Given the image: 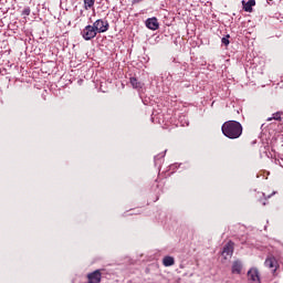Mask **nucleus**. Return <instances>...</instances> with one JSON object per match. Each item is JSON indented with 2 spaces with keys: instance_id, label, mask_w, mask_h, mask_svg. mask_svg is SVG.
Returning a JSON list of instances; mask_svg holds the SVG:
<instances>
[{
  "instance_id": "f257e3e1",
  "label": "nucleus",
  "mask_w": 283,
  "mask_h": 283,
  "mask_svg": "<svg viewBox=\"0 0 283 283\" xmlns=\"http://www.w3.org/2000/svg\"><path fill=\"white\" fill-rule=\"evenodd\" d=\"M221 132L223 136L232 140L240 138L242 136V124L235 120H228L222 125Z\"/></svg>"
},
{
  "instance_id": "f03ea898",
  "label": "nucleus",
  "mask_w": 283,
  "mask_h": 283,
  "mask_svg": "<svg viewBox=\"0 0 283 283\" xmlns=\"http://www.w3.org/2000/svg\"><path fill=\"white\" fill-rule=\"evenodd\" d=\"M93 28L97 34H103V32H107V30H109V22L98 19L93 23Z\"/></svg>"
},
{
  "instance_id": "7ed1b4c3",
  "label": "nucleus",
  "mask_w": 283,
  "mask_h": 283,
  "mask_svg": "<svg viewBox=\"0 0 283 283\" xmlns=\"http://www.w3.org/2000/svg\"><path fill=\"white\" fill-rule=\"evenodd\" d=\"M98 33L96 32V29H94L93 25H86L83 31H82V38L84 39V41H92V39H95V36Z\"/></svg>"
},
{
  "instance_id": "20e7f679",
  "label": "nucleus",
  "mask_w": 283,
  "mask_h": 283,
  "mask_svg": "<svg viewBox=\"0 0 283 283\" xmlns=\"http://www.w3.org/2000/svg\"><path fill=\"white\" fill-rule=\"evenodd\" d=\"M248 281L250 283H262V280L260 279V270L258 268H251L248 273Z\"/></svg>"
},
{
  "instance_id": "39448f33",
  "label": "nucleus",
  "mask_w": 283,
  "mask_h": 283,
  "mask_svg": "<svg viewBox=\"0 0 283 283\" xmlns=\"http://www.w3.org/2000/svg\"><path fill=\"white\" fill-rule=\"evenodd\" d=\"M88 283H101L103 274L101 270H95L86 275Z\"/></svg>"
},
{
  "instance_id": "423d86ee",
  "label": "nucleus",
  "mask_w": 283,
  "mask_h": 283,
  "mask_svg": "<svg viewBox=\"0 0 283 283\" xmlns=\"http://www.w3.org/2000/svg\"><path fill=\"white\" fill-rule=\"evenodd\" d=\"M264 266L271 269L272 273H275V271H277V260L274 256H269L264 262Z\"/></svg>"
},
{
  "instance_id": "0eeeda50",
  "label": "nucleus",
  "mask_w": 283,
  "mask_h": 283,
  "mask_svg": "<svg viewBox=\"0 0 283 283\" xmlns=\"http://www.w3.org/2000/svg\"><path fill=\"white\" fill-rule=\"evenodd\" d=\"M222 255H223L224 260H227V258H231V255H233V242L229 241L223 247Z\"/></svg>"
},
{
  "instance_id": "6e6552de",
  "label": "nucleus",
  "mask_w": 283,
  "mask_h": 283,
  "mask_svg": "<svg viewBox=\"0 0 283 283\" xmlns=\"http://www.w3.org/2000/svg\"><path fill=\"white\" fill-rule=\"evenodd\" d=\"M146 28H148V30H158V28H160V24L158 23V19L157 18L147 19Z\"/></svg>"
},
{
  "instance_id": "1a4fd4ad",
  "label": "nucleus",
  "mask_w": 283,
  "mask_h": 283,
  "mask_svg": "<svg viewBox=\"0 0 283 283\" xmlns=\"http://www.w3.org/2000/svg\"><path fill=\"white\" fill-rule=\"evenodd\" d=\"M232 273L234 275H240V273H242V261L237 260L232 263Z\"/></svg>"
},
{
  "instance_id": "9d476101",
  "label": "nucleus",
  "mask_w": 283,
  "mask_h": 283,
  "mask_svg": "<svg viewBox=\"0 0 283 283\" xmlns=\"http://www.w3.org/2000/svg\"><path fill=\"white\" fill-rule=\"evenodd\" d=\"M244 12H253V6H255V0L242 1Z\"/></svg>"
},
{
  "instance_id": "9b49d317",
  "label": "nucleus",
  "mask_w": 283,
  "mask_h": 283,
  "mask_svg": "<svg viewBox=\"0 0 283 283\" xmlns=\"http://www.w3.org/2000/svg\"><path fill=\"white\" fill-rule=\"evenodd\" d=\"M163 264L164 266H174V264H176V260L174 259V256H165L163 259Z\"/></svg>"
},
{
  "instance_id": "f8f14e48",
  "label": "nucleus",
  "mask_w": 283,
  "mask_h": 283,
  "mask_svg": "<svg viewBox=\"0 0 283 283\" xmlns=\"http://www.w3.org/2000/svg\"><path fill=\"white\" fill-rule=\"evenodd\" d=\"M130 85L134 87V90H140L143 87V83L136 77H130Z\"/></svg>"
},
{
  "instance_id": "ddd939ff",
  "label": "nucleus",
  "mask_w": 283,
  "mask_h": 283,
  "mask_svg": "<svg viewBox=\"0 0 283 283\" xmlns=\"http://www.w3.org/2000/svg\"><path fill=\"white\" fill-rule=\"evenodd\" d=\"M282 112H276L272 114V117H269L266 120L270 123V120H282Z\"/></svg>"
},
{
  "instance_id": "4468645a",
  "label": "nucleus",
  "mask_w": 283,
  "mask_h": 283,
  "mask_svg": "<svg viewBox=\"0 0 283 283\" xmlns=\"http://www.w3.org/2000/svg\"><path fill=\"white\" fill-rule=\"evenodd\" d=\"M94 3H96V0H84L85 10H90V8H94Z\"/></svg>"
},
{
  "instance_id": "2eb2a0df",
  "label": "nucleus",
  "mask_w": 283,
  "mask_h": 283,
  "mask_svg": "<svg viewBox=\"0 0 283 283\" xmlns=\"http://www.w3.org/2000/svg\"><path fill=\"white\" fill-rule=\"evenodd\" d=\"M30 12H31L30 7H27V8L23 9L22 15L23 17H30Z\"/></svg>"
},
{
  "instance_id": "dca6fc26",
  "label": "nucleus",
  "mask_w": 283,
  "mask_h": 283,
  "mask_svg": "<svg viewBox=\"0 0 283 283\" xmlns=\"http://www.w3.org/2000/svg\"><path fill=\"white\" fill-rule=\"evenodd\" d=\"M229 39H230V35H227L226 38H222V40H221V43L223 44V45H229Z\"/></svg>"
},
{
  "instance_id": "f3484780",
  "label": "nucleus",
  "mask_w": 283,
  "mask_h": 283,
  "mask_svg": "<svg viewBox=\"0 0 283 283\" xmlns=\"http://www.w3.org/2000/svg\"><path fill=\"white\" fill-rule=\"evenodd\" d=\"M140 1H143V0H134L133 2L134 3H140Z\"/></svg>"
},
{
  "instance_id": "a211bd4d",
  "label": "nucleus",
  "mask_w": 283,
  "mask_h": 283,
  "mask_svg": "<svg viewBox=\"0 0 283 283\" xmlns=\"http://www.w3.org/2000/svg\"><path fill=\"white\" fill-rule=\"evenodd\" d=\"M271 196H275V191H273L272 195L268 196V198H271Z\"/></svg>"
}]
</instances>
